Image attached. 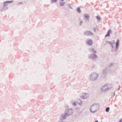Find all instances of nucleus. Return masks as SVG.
<instances>
[{
  "label": "nucleus",
  "instance_id": "f257e3e1",
  "mask_svg": "<svg viewBox=\"0 0 122 122\" xmlns=\"http://www.w3.org/2000/svg\"><path fill=\"white\" fill-rule=\"evenodd\" d=\"M99 106L98 104H93L91 107L90 110L92 113H93L98 110Z\"/></svg>",
  "mask_w": 122,
  "mask_h": 122
},
{
  "label": "nucleus",
  "instance_id": "f03ea898",
  "mask_svg": "<svg viewBox=\"0 0 122 122\" xmlns=\"http://www.w3.org/2000/svg\"><path fill=\"white\" fill-rule=\"evenodd\" d=\"M112 87V86L110 84H106L102 87L101 90L102 92H105L109 89L111 88Z\"/></svg>",
  "mask_w": 122,
  "mask_h": 122
},
{
  "label": "nucleus",
  "instance_id": "7ed1b4c3",
  "mask_svg": "<svg viewBox=\"0 0 122 122\" xmlns=\"http://www.w3.org/2000/svg\"><path fill=\"white\" fill-rule=\"evenodd\" d=\"M98 76V74L96 73H93L91 74L90 76V80L92 81L96 80Z\"/></svg>",
  "mask_w": 122,
  "mask_h": 122
},
{
  "label": "nucleus",
  "instance_id": "20e7f679",
  "mask_svg": "<svg viewBox=\"0 0 122 122\" xmlns=\"http://www.w3.org/2000/svg\"><path fill=\"white\" fill-rule=\"evenodd\" d=\"M13 2V1H5L3 3V9L4 10H5L8 9V4H9Z\"/></svg>",
  "mask_w": 122,
  "mask_h": 122
},
{
  "label": "nucleus",
  "instance_id": "39448f33",
  "mask_svg": "<svg viewBox=\"0 0 122 122\" xmlns=\"http://www.w3.org/2000/svg\"><path fill=\"white\" fill-rule=\"evenodd\" d=\"M65 112L67 115V116H69L72 114L73 111L72 109H68L65 110Z\"/></svg>",
  "mask_w": 122,
  "mask_h": 122
},
{
  "label": "nucleus",
  "instance_id": "423d86ee",
  "mask_svg": "<svg viewBox=\"0 0 122 122\" xmlns=\"http://www.w3.org/2000/svg\"><path fill=\"white\" fill-rule=\"evenodd\" d=\"M89 57L93 60L95 61L97 59V56L95 53H92L89 55Z\"/></svg>",
  "mask_w": 122,
  "mask_h": 122
},
{
  "label": "nucleus",
  "instance_id": "0eeeda50",
  "mask_svg": "<svg viewBox=\"0 0 122 122\" xmlns=\"http://www.w3.org/2000/svg\"><path fill=\"white\" fill-rule=\"evenodd\" d=\"M84 34L87 36H92L93 35V33L90 31L87 30L84 32Z\"/></svg>",
  "mask_w": 122,
  "mask_h": 122
},
{
  "label": "nucleus",
  "instance_id": "6e6552de",
  "mask_svg": "<svg viewBox=\"0 0 122 122\" xmlns=\"http://www.w3.org/2000/svg\"><path fill=\"white\" fill-rule=\"evenodd\" d=\"M68 116H67V115L65 113L62 115L60 117L61 120H62L63 121V120L65 119L66 118V117H68Z\"/></svg>",
  "mask_w": 122,
  "mask_h": 122
},
{
  "label": "nucleus",
  "instance_id": "1a4fd4ad",
  "mask_svg": "<svg viewBox=\"0 0 122 122\" xmlns=\"http://www.w3.org/2000/svg\"><path fill=\"white\" fill-rule=\"evenodd\" d=\"M84 17L85 20H89L90 17L89 15L87 14H84Z\"/></svg>",
  "mask_w": 122,
  "mask_h": 122
},
{
  "label": "nucleus",
  "instance_id": "9d476101",
  "mask_svg": "<svg viewBox=\"0 0 122 122\" xmlns=\"http://www.w3.org/2000/svg\"><path fill=\"white\" fill-rule=\"evenodd\" d=\"M88 96L89 95L88 94L84 93H83L82 96L81 97V98L86 99L88 98Z\"/></svg>",
  "mask_w": 122,
  "mask_h": 122
},
{
  "label": "nucleus",
  "instance_id": "9b49d317",
  "mask_svg": "<svg viewBox=\"0 0 122 122\" xmlns=\"http://www.w3.org/2000/svg\"><path fill=\"white\" fill-rule=\"evenodd\" d=\"M86 43L88 45L91 46L92 44V41L90 39L87 40L86 41Z\"/></svg>",
  "mask_w": 122,
  "mask_h": 122
},
{
  "label": "nucleus",
  "instance_id": "f8f14e48",
  "mask_svg": "<svg viewBox=\"0 0 122 122\" xmlns=\"http://www.w3.org/2000/svg\"><path fill=\"white\" fill-rule=\"evenodd\" d=\"M110 72L108 69L106 68L103 71V74L104 75H105L106 73Z\"/></svg>",
  "mask_w": 122,
  "mask_h": 122
},
{
  "label": "nucleus",
  "instance_id": "ddd939ff",
  "mask_svg": "<svg viewBox=\"0 0 122 122\" xmlns=\"http://www.w3.org/2000/svg\"><path fill=\"white\" fill-rule=\"evenodd\" d=\"M89 50L90 52L92 53L95 54L97 52L96 50L94 48H90Z\"/></svg>",
  "mask_w": 122,
  "mask_h": 122
},
{
  "label": "nucleus",
  "instance_id": "4468645a",
  "mask_svg": "<svg viewBox=\"0 0 122 122\" xmlns=\"http://www.w3.org/2000/svg\"><path fill=\"white\" fill-rule=\"evenodd\" d=\"M111 33V30H109L107 31V33L105 36V37L107 36H110V34Z\"/></svg>",
  "mask_w": 122,
  "mask_h": 122
},
{
  "label": "nucleus",
  "instance_id": "2eb2a0df",
  "mask_svg": "<svg viewBox=\"0 0 122 122\" xmlns=\"http://www.w3.org/2000/svg\"><path fill=\"white\" fill-rule=\"evenodd\" d=\"M119 40L118 39L116 43V49H117L118 48L119 45Z\"/></svg>",
  "mask_w": 122,
  "mask_h": 122
},
{
  "label": "nucleus",
  "instance_id": "dca6fc26",
  "mask_svg": "<svg viewBox=\"0 0 122 122\" xmlns=\"http://www.w3.org/2000/svg\"><path fill=\"white\" fill-rule=\"evenodd\" d=\"M96 18L98 21H100V17L98 16H96Z\"/></svg>",
  "mask_w": 122,
  "mask_h": 122
},
{
  "label": "nucleus",
  "instance_id": "f3484780",
  "mask_svg": "<svg viewBox=\"0 0 122 122\" xmlns=\"http://www.w3.org/2000/svg\"><path fill=\"white\" fill-rule=\"evenodd\" d=\"M109 107H107L105 109L106 111L107 112H109Z\"/></svg>",
  "mask_w": 122,
  "mask_h": 122
},
{
  "label": "nucleus",
  "instance_id": "a211bd4d",
  "mask_svg": "<svg viewBox=\"0 0 122 122\" xmlns=\"http://www.w3.org/2000/svg\"><path fill=\"white\" fill-rule=\"evenodd\" d=\"M76 11L79 13L81 12V10L79 7H78L77 8Z\"/></svg>",
  "mask_w": 122,
  "mask_h": 122
},
{
  "label": "nucleus",
  "instance_id": "6ab92c4d",
  "mask_svg": "<svg viewBox=\"0 0 122 122\" xmlns=\"http://www.w3.org/2000/svg\"><path fill=\"white\" fill-rule=\"evenodd\" d=\"M72 104L73 106H76V102H72Z\"/></svg>",
  "mask_w": 122,
  "mask_h": 122
},
{
  "label": "nucleus",
  "instance_id": "aec40b11",
  "mask_svg": "<svg viewBox=\"0 0 122 122\" xmlns=\"http://www.w3.org/2000/svg\"><path fill=\"white\" fill-rule=\"evenodd\" d=\"M57 1V0H51V3H53L55 2H56Z\"/></svg>",
  "mask_w": 122,
  "mask_h": 122
},
{
  "label": "nucleus",
  "instance_id": "412c9836",
  "mask_svg": "<svg viewBox=\"0 0 122 122\" xmlns=\"http://www.w3.org/2000/svg\"><path fill=\"white\" fill-rule=\"evenodd\" d=\"M65 3H63V2H62L61 3H60V5L61 6H63L64 5Z\"/></svg>",
  "mask_w": 122,
  "mask_h": 122
},
{
  "label": "nucleus",
  "instance_id": "4be33fe9",
  "mask_svg": "<svg viewBox=\"0 0 122 122\" xmlns=\"http://www.w3.org/2000/svg\"><path fill=\"white\" fill-rule=\"evenodd\" d=\"M113 66V64L112 63H111L110 64V65L109 66V67H110Z\"/></svg>",
  "mask_w": 122,
  "mask_h": 122
},
{
  "label": "nucleus",
  "instance_id": "5701e85b",
  "mask_svg": "<svg viewBox=\"0 0 122 122\" xmlns=\"http://www.w3.org/2000/svg\"><path fill=\"white\" fill-rule=\"evenodd\" d=\"M83 23V21L82 20L81 21L80 23L79 24V26H81V25Z\"/></svg>",
  "mask_w": 122,
  "mask_h": 122
},
{
  "label": "nucleus",
  "instance_id": "b1692460",
  "mask_svg": "<svg viewBox=\"0 0 122 122\" xmlns=\"http://www.w3.org/2000/svg\"><path fill=\"white\" fill-rule=\"evenodd\" d=\"M107 43L108 44H109L110 45L112 43V42L110 41H108L107 42Z\"/></svg>",
  "mask_w": 122,
  "mask_h": 122
},
{
  "label": "nucleus",
  "instance_id": "393cba45",
  "mask_svg": "<svg viewBox=\"0 0 122 122\" xmlns=\"http://www.w3.org/2000/svg\"><path fill=\"white\" fill-rule=\"evenodd\" d=\"M22 3L21 2H19V3H18V4L17 5H21Z\"/></svg>",
  "mask_w": 122,
  "mask_h": 122
},
{
  "label": "nucleus",
  "instance_id": "a878e982",
  "mask_svg": "<svg viewBox=\"0 0 122 122\" xmlns=\"http://www.w3.org/2000/svg\"><path fill=\"white\" fill-rule=\"evenodd\" d=\"M68 6L71 9H72V7L70 6V5L69 4L68 5Z\"/></svg>",
  "mask_w": 122,
  "mask_h": 122
},
{
  "label": "nucleus",
  "instance_id": "bb28decb",
  "mask_svg": "<svg viewBox=\"0 0 122 122\" xmlns=\"http://www.w3.org/2000/svg\"><path fill=\"white\" fill-rule=\"evenodd\" d=\"M113 44H112V43L111 44H110L111 46V47H112V48H113V47H114V46L113 45Z\"/></svg>",
  "mask_w": 122,
  "mask_h": 122
},
{
  "label": "nucleus",
  "instance_id": "cd10ccee",
  "mask_svg": "<svg viewBox=\"0 0 122 122\" xmlns=\"http://www.w3.org/2000/svg\"><path fill=\"white\" fill-rule=\"evenodd\" d=\"M80 102L79 103V104L80 105H82V102L81 101H80Z\"/></svg>",
  "mask_w": 122,
  "mask_h": 122
},
{
  "label": "nucleus",
  "instance_id": "c85d7f7f",
  "mask_svg": "<svg viewBox=\"0 0 122 122\" xmlns=\"http://www.w3.org/2000/svg\"><path fill=\"white\" fill-rule=\"evenodd\" d=\"M95 32H96V30L95 28H93Z\"/></svg>",
  "mask_w": 122,
  "mask_h": 122
},
{
  "label": "nucleus",
  "instance_id": "c756f323",
  "mask_svg": "<svg viewBox=\"0 0 122 122\" xmlns=\"http://www.w3.org/2000/svg\"><path fill=\"white\" fill-rule=\"evenodd\" d=\"M115 42V41H113L112 42V44H114Z\"/></svg>",
  "mask_w": 122,
  "mask_h": 122
},
{
  "label": "nucleus",
  "instance_id": "7c9ffc66",
  "mask_svg": "<svg viewBox=\"0 0 122 122\" xmlns=\"http://www.w3.org/2000/svg\"><path fill=\"white\" fill-rule=\"evenodd\" d=\"M122 122V119H121L119 120V122Z\"/></svg>",
  "mask_w": 122,
  "mask_h": 122
},
{
  "label": "nucleus",
  "instance_id": "2f4dec72",
  "mask_svg": "<svg viewBox=\"0 0 122 122\" xmlns=\"http://www.w3.org/2000/svg\"><path fill=\"white\" fill-rule=\"evenodd\" d=\"M119 88L118 89V90H119L120 88V86L119 85Z\"/></svg>",
  "mask_w": 122,
  "mask_h": 122
},
{
  "label": "nucleus",
  "instance_id": "473e14b6",
  "mask_svg": "<svg viewBox=\"0 0 122 122\" xmlns=\"http://www.w3.org/2000/svg\"><path fill=\"white\" fill-rule=\"evenodd\" d=\"M63 121L62 120H60L58 122H62Z\"/></svg>",
  "mask_w": 122,
  "mask_h": 122
},
{
  "label": "nucleus",
  "instance_id": "72a5a7b5",
  "mask_svg": "<svg viewBox=\"0 0 122 122\" xmlns=\"http://www.w3.org/2000/svg\"><path fill=\"white\" fill-rule=\"evenodd\" d=\"M95 122H98V121L97 120H96Z\"/></svg>",
  "mask_w": 122,
  "mask_h": 122
},
{
  "label": "nucleus",
  "instance_id": "f704fd0d",
  "mask_svg": "<svg viewBox=\"0 0 122 122\" xmlns=\"http://www.w3.org/2000/svg\"><path fill=\"white\" fill-rule=\"evenodd\" d=\"M115 94V93H114V94L112 95L113 97H114V96Z\"/></svg>",
  "mask_w": 122,
  "mask_h": 122
},
{
  "label": "nucleus",
  "instance_id": "c9c22d12",
  "mask_svg": "<svg viewBox=\"0 0 122 122\" xmlns=\"http://www.w3.org/2000/svg\"><path fill=\"white\" fill-rule=\"evenodd\" d=\"M60 0L61 1H63L64 0Z\"/></svg>",
  "mask_w": 122,
  "mask_h": 122
},
{
  "label": "nucleus",
  "instance_id": "e433bc0d",
  "mask_svg": "<svg viewBox=\"0 0 122 122\" xmlns=\"http://www.w3.org/2000/svg\"><path fill=\"white\" fill-rule=\"evenodd\" d=\"M112 73H114V72H112Z\"/></svg>",
  "mask_w": 122,
  "mask_h": 122
},
{
  "label": "nucleus",
  "instance_id": "4c0bfd02",
  "mask_svg": "<svg viewBox=\"0 0 122 122\" xmlns=\"http://www.w3.org/2000/svg\"><path fill=\"white\" fill-rule=\"evenodd\" d=\"M121 119H122V118Z\"/></svg>",
  "mask_w": 122,
  "mask_h": 122
},
{
  "label": "nucleus",
  "instance_id": "58836bf2",
  "mask_svg": "<svg viewBox=\"0 0 122 122\" xmlns=\"http://www.w3.org/2000/svg\"><path fill=\"white\" fill-rule=\"evenodd\" d=\"M121 119H122V118Z\"/></svg>",
  "mask_w": 122,
  "mask_h": 122
}]
</instances>
